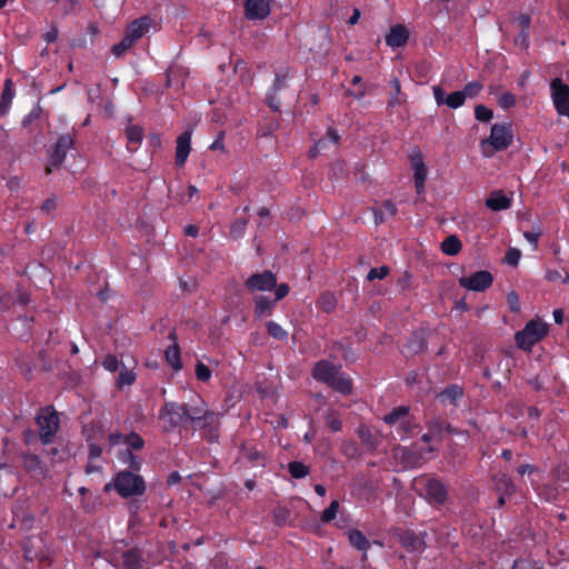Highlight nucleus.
Returning <instances> with one entry per match:
<instances>
[{
    "label": "nucleus",
    "mask_w": 569,
    "mask_h": 569,
    "mask_svg": "<svg viewBox=\"0 0 569 569\" xmlns=\"http://www.w3.org/2000/svg\"><path fill=\"white\" fill-rule=\"evenodd\" d=\"M112 488L121 497L129 498L143 495L146 485L140 476L130 471H120L114 476L112 482H109L104 486V491L108 492Z\"/></svg>",
    "instance_id": "obj_1"
},
{
    "label": "nucleus",
    "mask_w": 569,
    "mask_h": 569,
    "mask_svg": "<svg viewBox=\"0 0 569 569\" xmlns=\"http://www.w3.org/2000/svg\"><path fill=\"white\" fill-rule=\"evenodd\" d=\"M313 378L330 386L340 393L351 391V381L339 372L338 368L327 361H319L313 368Z\"/></svg>",
    "instance_id": "obj_2"
},
{
    "label": "nucleus",
    "mask_w": 569,
    "mask_h": 569,
    "mask_svg": "<svg viewBox=\"0 0 569 569\" xmlns=\"http://www.w3.org/2000/svg\"><path fill=\"white\" fill-rule=\"evenodd\" d=\"M511 142V126L508 123H496L491 127L489 138L481 142V150L485 157H491L495 152L507 149Z\"/></svg>",
    "instance_id": "obj_3"
},
{
    "label": "nucleus",
    "mask_w": 569,
    "mask_h": 569,
    "mask_svg": "<svg viewBox=\"0 0 569 569\" xmlns=\"http://www.w3.org/2000/svg\"><path fill=\"white\" fill-rule=\"evenodd\" d=\"M548 332V326L540 319L529 321L525 328L515 336L517 346L522 350H531Z\"/></svg>",
    "instance_id": "obj_4"
},
{
    "label": "nucleus",
    "mask_w": 569,
    "mask_h": 569,
    "mask_svg": "<svg viewBox=\"0 0 569 569\" xmlns=\"http://www.w3.org/2000/svg\"><path fill=\"white\" fill-rule=\"evenodd\" d=\"M383 421L395 428L401 440L409 437L416 428L407 407H398L383 417Z\"/></svg>",
    "instance_id": "obj_5"
},
{
    "label": "nucleus",
    "mask_w": 569,
    "mask_h": 569,
    "mask_svg": "<svg viewBox=\"0 0 569 569\" xmlns=\"http://www.w3.org/2000/svg\"><path fill=\"white\" fill-rule=\"evenodd\" d=\"M37 422L41 441L43 443H50L59 428L57 412L50 407L43 408L38 413Z\"/></svg>",
    "instance_id": "obj_6"
},
{
    "label": "nucleus",
    "mask_w": 569,
    "mask_h": 569,
    "mask_svg": "<svg viewBox=\"0 0 569 569\" xmlns=\"http://www.w3.org/2000/svg\"><path fill=\"white\" fill-rule=\"evenodd\" d=\"M160 418L163 421V428L171 430L187 422V405L168 402L160 411Z\"/></svg>",
    "instance_id": "obj_7"
},
{
    "label": "nucleus",
    "mask_w": 569,
    "mask_h": 569,
    "mask_svg": "<svg viewBox=\"0 0 569 569\" xmlns=\"http://www.w3.org/2000/svg\"><path fill=\"white\" fill-rule=\"evenodd\" d=\"M416 486L423 491V495L430 503L441 505L447 499V489L445 485L437 479L420 478L416 480Z\"/></svg>",
    "instance_id": "obj_8"
},
{
    "label": "nucleus",
    "mask_w": 569,
    "mask_h": 569,
    "mask_svg": "<svg viewBox=\"0 0 569 569\" xmlns=\"http://www.w3.org/2000/svg\"><path fill=\"white\" fill-rule=\"evenodd\" d=\"M550 90L558 113L569 118V86L556 78L551 81Z\"/></svg>",
    "instance_id": "obj_9"
},
{
    "label": "nucleus",
    "mask_w": 569,
    "mask_h": 569,
    "mask_svg": "<svg viewBox=\"0 0 569 569\" xmlns=\"http://www.w3.org/2000/svg\"><path fill=\"white\" fill-rule=\"evenodd\" d=\"M410 164L413 170L415 188L417 193L421 194L425 191V183L427 180L428 170L426 168L423 156L419 150H413L410 153Z\"/></svg>",
    "instance_id": "obj_10"
},
{
    "label": "nucleus",
    "mask_w": 569,
    "mask_h": 569,
    "mask_svg": "<svg viewBox=\"0 0 569 569\" xmlns=\"http://www.w3.org/2000/svg\"><path fill=\"white\" fill-rule=\"evenodd\" d=\"M492 276L488 271H477L468 277H461L459 283L461 287L472 291H483L492 283Z\"/></svg>",
    "instance_id": "obj_11"
},
{
    "label": "nucleus",
    "mask_w": 569,
    "mask_h": 569,
    "mask_svg": "<svg viewBox=\"0 0 569 569\" xmlns=\"http://www.w3.org/2000/svg\"><path fill=\"white\" fill-rule=\"evenodd\" d=\"M277 284L276 276L270 271L252 274L246 282L250 292L256 291H270Z\"/></svg>",
    "instance_id": "obj_12"
},
{
    "label": "nucleus",
    "mask_w": 569,
    "mask_h": 569,
    "mask_svg": "<svg viewBox=\"0 0 569 569\" xmlns=\"http://www.w3.org/2000/svg\"><path fill=\"white\" fill-rule=\"evenodd\" d=\"M273 0H247L244 4V14L249 20H263L270 13L271 2Z\"/></svg>",
    "instance_id": "obj_13"
},
{
    "label": "nucleus",
    "mask_w": 569,
    "mask_h": 569,
    "mask_svg": "<svg viewBox=\"0 0 569 569\" xmlns=\"http://www.w3.org/2000/svg\"><path fill=\"white\" fill-rule=\"evenodd\" d=\"M220 421V413L209 410L201 417L200 423H193L194 430H203L207 437L214 439L217 437V428Z\"/></svg>",
    "instance_id": "obj_14"
},
{
    "label": "nucleus",
    "mask_w": 569,
    "mask_h": 569,
    "mask_svg": "<svg viewBox=\"0 0 569 569\" xmlns=\"http://www.w3.org/2000/svg\"><path fill=\"white\" fill-rule=\"evenodd\" d=\"M409 30L403 24H396L390 28L386 36V43L388 47L396 49L406 46L409 39Z\"/></svg>",
    "instance_id": "obj_15"
},
{
    "label": "nucleus",
    "mask_w": 569,
    "mask_h": 569,
    "mask_svg": "<svg viewBox=\"0 0 569 569\" xmlns=\"http://www.w3.org/2000/svg\"><path fill=\"white\" fill-rule=\"evenodd\" d=\"M512 198L507 196L502 190H493L486 199V207L491 211L507 210L511 207Z\"/></svg>",
    "instance_id": "obj_16"
},
{
    "label": "nucleus",
    "mask_w": 569,
    "mask_h": 569,
    "mask_svg": "<svg viewBox=\"0 0 569 569\" xmlns=\"http://www.w3.org/2000/svg\"><path fill=\"white\" fill-rule=\"evenodd\" d=\"M191 149V131L187 130L182 132L177 139L176 148V163L178 167H182L190 153Z\"/></svg>",
    "instance_id": "obj_17"
},
{
    "label": "nucleus",
    "mask_w": 569,
    "mask_h": 569,
    "mask_svg": "<svg viewBox=\"0 0 569 569\" xmlns=\"http://www.w3.org/2000/svg\"><path fill=\"white\" fill-rule=\"evenodd\" d=\"M150 26V18L142 17L140 19H137L128 26L126 36L129 37L133 42H136L149 31Z\"/></svg>",
    "instance_id": "obj_18"
},
{
    "label": "nucleus",
    "mask_w": 569,
    "mask_h": 569,
    "mask_svg": "<svg viewBox=\"0 0 569 569\" xmlns=\"http://www.w3.org/2000/svg\"><path fill=\"white\" fill-rule=\"evenodd\" d=\"M73 140L70 134L61 136L54 147V151L51 156V166H59L64 159L67 151L72 147Z\"/></svg>",
    "instance_id": "obj_19"
},
{
    "label": "nucleus",
    "mask_w": 569,
    "mask_h": 569,
    "mask_svg": "<svg viewBox=\"0 0 569 569\" xmlns=\"http://www.w3.org/2000/svg\"><path fill=\"white\" fill-rule=\"evenodd\" d=\"M109 442L111 446L124 443L131 449L139 450L143 447L142 438L137 433H130L128 436H123L121 433H111L109 436Z\"/></svg>",
    "instance_id": "obj_20"
},
{
    "label": "nucleus",
    "mask_w": 569,
    "mask_h": 569,
    "mask_svg": "<svg viewBox=\"0 0 569 569\" xmlns=\"http://www.w3.org/2000/svg\"><path fill=\"white\" fill-rule=\"evenodd\" d=\"M209 411L206 402L198 398L194 405H187V422H190L191 426L193 423H200L201 417Z\"/></svg>",
    "instance_id": "obj_21"
},
{
    "label": "nucleus",
    "mask_w": 569,
    "mask_h": 569,
    "mask_svg": "<svg viewBox=\"0 0 569 569\" xmlns=\"http://www.w3.org/2000/svg\"><path fill=\"white\" fill-rule=\"evenodd\" d=\"M495 483L497 490L501 492L499 497V505L502 506L505 503V496H510L515 491V485L505 473L497 476Z\"/></svg>",
    "instance_id": "obj_22"
},
{
    "label": "nucleus",
    "mask_w": 569,
    "mask_h": 569,
    "mask_svg": "<svg viewBox=\"0 0 569 569\" xmlns=\"http://www.w3.org/2000/svg\"><path fill=\"white\" fill-rule=\"evenodd\" d=\"M397 212V208L393 202L386 200L382 202L380 208H375V222L377 224L382 223L387 217H392Z\"/></svg>",
    "instance_id": "obj_23"
},
{
    "label": "nucleus",
    "mask_w": 569,
    "mask_h": 569,
    "mask_svg": "<svg viewBox=\"0 0 569 569\" xmlns=\"http://www.w3.org/2000/svg\"><path fill=\"white\" fill-rule=\"evenodd\" d=\"M14 97V89H13V82L11 79H7L4 82V88L2 91V97L0 101V114H4Z\"/></svg>",
    "instance_id": "obj_24"
},
{
    "label": "nucleus",
    "mask_w": 569,
    "mask_h": 569,
    "mask_svg": "<svg viewBox=\"0 0 569 569\" xmlns=\"http://www.w3.org/2000/svg\"><path fill=\"white\" fill-rule=\"evenodd\" d=\"M167 362L172 367L173 370L179 371L182 368L180 360V350L177 345L170 346L164 352Z\"/></svg>",
    "instance_id": "obj_25"
},
{
    "label": "nucleus",
    "mask_w": 569,
    "mask_h": 569,
    "mask_svg": "<svg viewBox=\"0 0 569 569\" xmlns=\"http://www.w3.org/2000/svg\"><path fill=\"white\" fill-rule=\"evenodd\" d=\"M348 539L352 547L359 550H367L369 547V541L363 536V533L357 529L350 530L348 532Z\"/></svg>",
    "instance_id": "obj_26"
},
{
    "label": "nucleus",
    "mask_w": 569,
    "mask_h": 569,
    "mask_svg": "<svg viewBox=\"0 0 569 569\" xmlns=\"http://www.w3.org/2000/svg\"><path fill=\"white\" fill-rule=\"evenodd\" d=\"M461 241L456 236L447 237L441 243V250L449 256H455L461 250Z\"/></svg>",
    "instance_id": "obj_27"
},
{
    "label": "nucleus",
    "mask_w": 569,
    "mask_h": 569,
    "mask_svg": "<svg viewBox=\"0 0 569 569\" xmlns=\"http://www.w3.org/2000/svg\"><path fill=\"white\" fill-rule=\"evenodd\" d=\"M140 552L138 550H128L123 555L124 569H139L140 567Z\"/></svg>",
    "instance_id": "obj_28"
},
{
    "label": "nucleus",
    "mask_w": 569,
    "mask_h": 569,
    "mask_svg": "<svg viewBox=\"0 0 569 569\" xmlns=\"http://www.w3.org/2000/svg\"><path fill=\"white\" fill-rule=\"evenodd\" d=\"M136 380V373L133 369L122 367L119 373V377L117 379V386L119 388H123L127 386H131Z\"/></svg>",
    "instance_id": "obj_29"
},
{
    "label": "nucleus",
    "mask_w": 569,
    "mask_h": 569,
    "mask_svg": "<svg viewBox=\"0 0 569 569\" xmlns=\"http://www.w3.org/2000/svg\"><path fill=\"white\" fill-rule=\"evenodd\" d=\"M128 142L131 144H139L143 138V130L139 126H129L126 130Z\"/></svg>",
    "instance_id": "obj_30"
},
{
    "label": "nucleus",
    "mask_w": 569,
    "mask_h": 569,
    "mask_svg": "<svg viewBox=\"0 0 569 569\" xmlns=\"http://www.w3.org/2000/svg\"><path fill=\"white\" fill-rule=\"evenodd\" d=\"M398 453H401L403 458L405 468L417 467L418 465H420V461L425 459L422 457H416L410 451L402 448L397 449L396 455Z\"/></svg>",
    "instance_id": "obj_31"
},
{
    "label": "nucleus",
    "mask_w": 569,
    "mask_h": 569,
    "mask_svg": "<svg viewBox=\"0 0 569 569\" xmlns=\"http://www.w3.org/2000/svg\"><path fill=\"white\" fill-rule=\"evenodd\" d=\"M254 302L256 311L260 316L270 312L273 307V302L270 299L262 296L256 297Z\"/></svg>",
    "instance_id": "obj_32"
},
{
    "label": "nucleus",
    "mask_w": 569,
    "mask_h": 569,
    "mask_svg": "<svg viewBox=\"0 0 569 569\" xmlns=\"http://www.w3.org/2000/svg\"><path fill=\"white\" fill-rule=\"evenodd\" d=\"M466 99L462 91H455L446 98V104L451 109H457L465 103Z\"/></svg>",
    "instance_id": "obj_33"
},
{
    "label": "nucleus",
    "mask_w": 569,
    "mask_h": 569,
    "mask_svg": "<svg viewBox=\"0 0 569 569\" xmlns=\"http://www.w3.org/2000/svg\"><path fill=\"white\" fill-rule=\"evenodd\" d=\"M289 472L293 478L300 479L309 473V469L303 463L295 461L289 463Z\"/></svg>",
    "instance_id": "obj_34"
},
{
    "label": "nucleus",
    "mask_w": 569,
    "mask_h": 569,
    "mask_svg": "<svg viewBox=\"0 0 569 569\" xmlns=\"http://www.w3.org/2000/svg\"><path fill=\"white\" fill-rule=\"evenodd\" d=\"M462 396V390L458 386H452L450 388H447L443 392L439 395L442 401H450L453 402L456 399L460 398Z\"/></svg>",
    "instance_id": "obj_35"
},
{
    "label": "nucleus",
    "mask_w": 569,
    "mask_h": 569,
    "mask_svg": "<svg viewBox=\"0 0 569 569\" xmlns=\"http://www.w3.org/2000/svg\"><path fill=\"white\" fill-rule=\"evenodd\" d=\"M133 44L134 42L124 34L123 39L112 47V53L119 57L129 50Z\"/></svg>",
    "instance_id": "obj_36"
},
{
    "label": "nucleus",
    "mask_w": 569,
    "mask_h": 569,
    "mask_svg": "<svg viewBox=\"0 0 569 569\" xmlns=\"http://www.w3.org/2000/svg\"><path fill=\"white\" fill-rule=\"evenodd\" d=\"M482 90V84L479 81H471L466 84V87L461 90L465 99L475 98Z\"/></svg>",
    "instance_id": "obj_37"
},
{
    "label": "nucleus",
    "mask_w": 569,
    "mask_h": 569,
    "mask_svg": "<svg viewBox=\"0 0 569 569\" xmlns=\"http://www.w3.org/2000/svg\"><path fill=\"white\" fill-rule=\"evenodd\" d=\"M196 377L199 381L207 382L211 378V370L201 361L196 363Z\"/></svg>",
    "instance_id": "obj_38"
},
{
    "label": "nucleus",
    "mask_w": 569,
    "mask_h": 569,
    "mask_svg": "<svg viewBox=\"0 0 569 569\" xmlns=\"http://www.w3.org/2000/svg\"><path fill=\"white\" fill-rule=\"evenodd\" d=\"M358 435L361 438L362 442L366 443L368 447L376 446V439L372 436V431L369 427L361 426L358 430Z\"/></svg>",
    "instance_id": "obj_39"
},
{
    "label": "nucleus",
    "mask_w": 569,
    "mask_h": 569,
    "mask_svg": "<svg viewBox=\"0 0 569 569\" xmlns=\"http://www.w3.org/2000/svg\"><path fill=\"white\" fill-rule=\"evenodd\" d=\"M339 509V503L337 500H333L328 508H326L321 515V520L323 522H329L337 517Z\"/></svg>",
    "instance_id": "obj_40"
},
{
    "label": "nucleus",
    "mask_w": 569,
    "mask_h": 569,
    "mask_svg": "<svg viewBox=\"0 0 569 569\" xmlns=\"http://www.w3.org/2000/svg\"><path fill=\"white\" fill-rule=\"evenodd\" d=\"M492 111L482 104L475 108V117L478 121L488 122L492 119Z\"/></svg>",
    "instance_id": "obj_41"
},
{
    "label": "nucleus",
    "mask_w": 569,
    "mask_h": 569,
    "mask_svg": "<svg viewBox=\"0 0 569 569\" xmlns=\"http://www.w3.org/2000/svg\"><path fill=\"white\" fill-rule=\"evenodd\" d=\"M267 329L269 335L276 339H284L287 337L286 330H283L282 327L274 321H269L267 323Z\"/></svg>",
    "instance_id": "obj_42"
},
{
    "label": "nucleus",
    "mask_w": 569,
    "mask_h": 569,
    "mask_svg": "<svg viewBox=\"0 0 569 569\" xmlns=\"http://www.w3.org/2000/svg\"><path fill=\"white\" fill-rule=\"evenodd\" d=\"M247 227V220L241 218L233 222L230 229V233L233 238H239L243 234Z\"/></svg>",
    "instance_id": "obj_43"
},
{
    "label": "nucleus",
    "mask_w": 569,
    "mask_h": 569,
    "mask_svg": "<svg viewBox=\"0 0 569 569\" xmlns=\"http://www.w3.org/2000/svg\"><path fill=\"white\" fill-rule=\"evenodd\" d=\"M319 303L325 311H331L336 306V299L331 293H323L320 297Z\"/></svg>",
    "instance_id": "obj_44"
},
{
    "label": "nucleus",
    "mask_w": 569,
    "mask_h": 569,
    "mask_svg": "<svg viewBox=\"0 0 569 569\" xmlns=\"http://www.w3.org/2000/svg\"><path fill=\"white\" fill-rule=\"evenodd\" d=\"M326 423L335 432L339 431L342 427L339 417L332 411L326 416Z\"/></svg>",
    "instance_id": "obj_45"
},
{
    "label": "nucleus",
    "mask_w": 569,
    "mask_h": 569,
    "mask_svg": "<svg viewBox=\"0 0 569 569\" xmlns=\"http://www.w3.org/2000/svg\"><path fill=\"white\" fill-rule=\"evenodd\" d=\"M498 103L499 106L502 108V109H509L511 107L515 106L516 103V97L515 94L510 93V92H503L499 100H498Z\"/></svg>",
    "instance_id": "obj_46"
},
{
    "label": "nucleus",
    "mask_w": 569,
    "mask_h": 569,
    "mask_svg": "<svg viewBox=\"0 0 569 569\" xmlns=\"http://www.w3.org/2000/svg\"><path fill=\"white\" fill-rule=\"evenodd\" d=\"M122 461L124 463H127L131 469L133 470H138L140 468V461L138 460V458L132 455L129 450H127L122 457H121Z\"/></svg>",
    "instance_id": "obj_47"
},
{
    "label": "nucleus",
    "mask_w": 569,
    "mask_h": 569,
    "mask_svg": "<svg viewBox=\"0 0 569 569\" xmlns=\"http://www.w3.org/2000/svg\"><path fill=\"white\" fill-rule=\"evenodd\" d=\"M389 273L388 267L372 268L368 276V280L383 279Z\"/></svg>",
    "instance_id": "obj_48"
},
{
    "label": "nucleus",
    "mask_w": 569,
    "mask_h": 569,
    "mask_svg": "<svg viewBox=\"0 0 569 569\" xmlns=\"http://www.w3.org/2000/svg\"><path fill=\"white\" fill-rule=\"evenodd\" d=\"M102 366L106 370L114 372L119 368V362L114 356L108 355L102 361Z\"/></svg>",
    "instance_id": "obj_49"
},
{
    "label": "nucleus",
    "mask_w": 569,
    "mask_h": 569,
    "mask_svg": "<svg viewBox=\"0 0 569 569\" xmlns=\"http://www.w3.org/2000/svg\"><path fill=\"white\" fill-rule=\"evenodd\" d=\"M513 24L520 30L526 31L529 29L530 26V19L526 14H520L513 20Z\"/></svg>",
    "instance_id": "obj_50"
},
{
    "label": "nucleus",
    "mask_w": 569,
    "mask_h": 569,
    "mask_svg": "<svg viewBox=\"0 0 569 569\" xmlns=\"http://www.w3.org/2000/svg\"><path fill=\"white\" fill-rule=\"evenodd\" d=\"M507 300L511 311L518 312L520 310L519 297L516 292H509L507 296Z\"/></svg>",
    "instance_id": "obj_51"
},
{
    "label": "nucleus",
    "mask_w": 569,
    "mask_h": 569,
    "mask_svg": "<svg viewBox=\"0 0 569 569\" xmlns=\"http://www.w3.org/2000/svg\"><path fill=\"white\" fill-rule=\"evenodd\" d=\"M520 259V251L517 249H510L506 254V261L509 264L516 266Z\"/></svg>",
    "instance_id": "obj_52"
},
{
    "label": "nucleus",
    "mask_w": 569,
    "mask_h": 569,
    "mask_svg": "<svg viewBox=\"0 0 569 569\" xmlns=\"http://www.w3.org/2000/svg\"><path fill=\"white\" fill-rule=\"evenodd\" d=\"M23 461L26 468L29 470H36L40 467V461L36 456H26Z\"/></svg>",
    "instance_id": "obj_53"
},
{
    "label": "nucleus",
    "mask_w": 569,
    "mask_h": 569,
    "mask_svg": "<svg viewBox=\"0 0 569 569\" xmlns=\"http://www.w3.org/2000/svg\"><path fill=\"white\" fill-rule=\"evenodd\" d=\"M432 92L437 104L446 103L445 90L441 87L435 86Z\"/></svg>",
    "instance_id": "obj_54"
},
{
    "label": "nucleus",
    "mask_w": 569,
    "mask_h": 569,
    "mask_svg": "<svg viewBox=\"0 0 569 569\" xmlns=\"http://www.w3.org/2000/svg\"><path fill=\"white\" fill-rule=\"evenodd\" d=\"M276 301L284 298L289 293V286L287 283L276 284Z\"/></svg>",
    "instance_id": "obj_55"
},
{
    "label": "nucleus",
    "mask_w": 569,
    "mask_h": 569,
    "mask_svg": "<svg viewBox=\"0 0 569 569\" xmlns=\"http://www.w3.org/2000/svg\"><path fill=\"white\" fill-rule=\"evenodd\" d=\"M367 93L366 86L361 84L358 86V89L356 90H348L347 94L353 97L356 100L362 99Z\"/></svg>",
    "instance_id": "obj_56"
},
{
    "label": "nucleus",
    "mask_w": 569,
    "mask_h": 569,
    "mask_svg": "<svg viewBox=\"0 0 569 569\" xmlns=\"http://www.w3.org/2000/svg\"><path fill=\"white\" fill-rule=\"evenodd\" d=\"M515 43L520 48H526L528 46V30L520 31L515 39Z\"/></svg>",
    "instance_id": "obj_57"
},
{
    "label": "nucleus",
    "mask_w": 569,
    "mask_h": 569,
    "mask_svg": "<svg viewBox=\"0 0 569 569\" xmlns=\"http://www.w3.org/2000/svg\"><path fill=\"white\" fill-rule=\"evenodd\" d=\"M223 136L224 133L221 131L219 132L216 140L210 144L211 150H221L224 151V144H223Z\"/></svg>",
    "instance_id": "obj_58"
},
{
    "label": "nucleus",
    "mask_w": 569,
    "mask_h": 569,
    "mask_svg": "<svg viewBox=\"0 0 569 569\" xmlns=\"http://www.w3.org/2000/svg\"><path fill=\"white\" fill-rule=\"evenodd\" d=\"M402 542L410 546L412 549H417L418 545L420 543L418 539L413 538V536L409 532L405 535Z\"/></svg>",
    "instance_id": "obj_59"
},
{
    "label": "nucleus",
    "mask_w": 569,
    "mask_h": 569,
    "mask_svg": "<svg viewBox=\"0 0 569 569\" xmlns=\"http://www.w3.org/2000/svg\"><path fill=\"white\" fill-rule=\"evenodd\" d=\"M539 236H540V233H539V232H533V231H526V232L523 233V237L526 238V240H527L528 242H530L531 244H533L535 247L537 246V242H538Z\"/></svg>",
    "instance_id": "obj_60"
},
{
    "label": "nucleus",
    "mask_w": 569,
    "mask_h": 569,
    "mask_svg": "<svg viewBox=\"0 0 569 569\" xmlns=\"http://www.w3.org/2000/svg\"><path fill=\"white\" fill-rule=\"evenodd\" d=\"M56 206H57V199L49 198L43 202L41 209H42V211L50 212L51 210H53L56 208Z\"/></svg>",
    "instance_id": "obj_61"
},
{
    "label": "nucleus",
    "mask_w": 569,
    "mask_h": 569,
    "mask_svg": "<svg viewBox=\"0 0 569 569\" xmlns=\"http://www.w3.org/2000/svg\"><path fill=\"white\" fill-rule=\"evenodd\" d=\"M325 144H326L325 139H320L319 141H317V143L313 146V148H311L309 151L310 157H316L319 153V151L325 148Z\"/></svg>",
    "instance_id": "obj_62"
},
{
    "label": "nucleus",
    "mask_w": 569,
    "mask_h": 569,
    "mask_svg": "<svg viewBox=\"0 0 569 569\" xmlns=\"http://www.w3.org/2000/svg\"><path fill=\"white\" fill-rule=\"evenodd\" d=\"M392 87H393L395 91H393V97L390 101V104L399 103L397 96L400 93V83L397 79L392 80Z\"/></svg>",
    "instance_id": "obj_63"
},
{
    "label": "nucleus",
    "mask_w": 569,
    "mask_h": 569,
    "mask_svg": "<svg viewBox=\"0 0 569 569\" xmlns=\"http://www.w3.org/2000/svg\"><path fill=\"white\" fill-rule=\"evenodd\" d=\"M327 139H328L331 143L336 144V143H338V141H339V134L337 133V131H336V130H333V129H329V130H328V132H327Z\"/></svg>",
    "instance_id": "obj_64"
}]
</instances>
